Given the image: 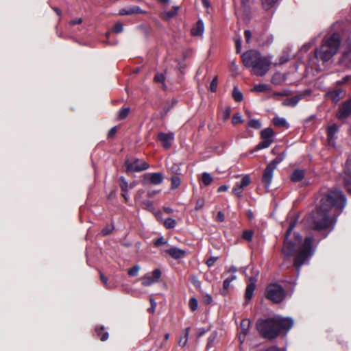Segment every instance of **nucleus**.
I'll return each mask as SVG.
<instances>
[{
  "label": "nucleus",
  "instance_id": "obj_62",
  "mask_svg": "<svg viewBox=\"0 0 351 351\" xmlns=\"http://www.w3.org/2000/svg\"><path fill=\"white\" fill-rule=\"evenodd\" d=\"M82 22V19L81 18H78L77 19L71 21V23L72 25H75V24H80Z\"/></svg>",
  "mask_w": 351,
  "mask_h": 351
},
{
  "label": "nucleus",
  "instance_id": "obj_7",
  "mask_svg": "<svg viewBox=\"0 0 351 351\" xmlns=\"http://www.w3.org/2000/svg\"><path fill=\"white\" fill-rule=\"evenodd\" d=\"M271 64L270 58L261 55L260 58L251 69V72L258 76L265 75L269 71Z\"/></svg>",
  "mask_w": 351,
  "mask_h": 351
},
{
  "label": "nucleus",
  "instance_id": "obj_34",
  "mask_svg": "<svg viewBox=\"0 0 351 351\" xmlns=\"http://www.w3.org/2000/svg\"><path fill=\"white\" fill-rule=\"evenodd\" d=\"M250 322L249 319H244L241 323V328L242 334H243V337H245V335L247 334V330L249 328V325H250Z\"/></svg>",
  "mask_w": 351,
  "mask_h": 351
},
{
  "label": "nucleus",
  "instance_id": "obj_51",
  "mask_svg": "<svg viewBox=\"0 0 351 351\" xmlns=\"http://www.w3.org/2000/svg\"><path fill=\"white\" fill-rule=\"evenodd\" d=\"M344 180L346 185L351 183V173H345Z\"/></svg>",
  "mask_w": 351,
  "mask_h": 351
},
{
  "label": "nucleus",
  "instance_id": "obj_24",
  "mask_svg": "<svg viewBox=\"0 0 351 351\" xmlns=\"http://www.w3.org/2000/svg\"><path fill=\"white\" fill-rule=\"evenodd\" d=\"M179 10L178 6H173L170 11L165 12L162 13V17L165 19H169L176 16Z\"/></svg>",
  "mask_w": 351,
  "mask_h": 351
},
{
  "label": "nucleus",
  "instance_id": "obj_36",
  "mask_svg": "<svg viewBox=\"0 0 351 351\" xmlns=\"http://www.w3.org/2000/svg\"><path fill=\"white\" fill-rule=\"evenodd\" d=\"M171 180V188L172 189H177L180 185L181 180L179 177L173 176Z\"/></svg>",
  "mask_w": 351,
  "mask_h": 351
},
{
  "label": "nucleus",
  "instance_id": "obj_14",
  "mask_svg": "<svg viewBox=\"0 0 351 351\" xmlns=\"http://www.w3.org/2000/svg\"><path fill=\"white\" fill-rule=\"evenodd\" d=\"M158 138L159 141L162 143V145L164 147V148L168 149L171 147L172 142L173 141L174 134L172 132H161L158 134Z\"/></svg>",
  "mask_w": 351,
  "mask_h": 351
},
{
  "label": "nucleus",
  "instance_id": "obj_35",
  "mask_svg": "<svg viewBox=\"0 0 351 351\" xmlns=\"http://www.w3.org/2000/svg\"><path fill=\"white\" fill-rule=\"evenodd\" d=\"M96 332L101 341H105L108 338V333L105 332L103 328L97 329Z\"/></svg>",
  "mask_w": 351,
  "mask_h": 351
},
{
  "label": "nucleus",
  "instance_id": "obj_55",
  "mask_svg": "<svg viewBox=\"0 0 351 351\" xmlns=\"http://www.w3.org/2000/svg\"><path fill=\"white\" fill-rule=\"evenodd\" d=\"M217 219L220 222H222L224 221L225 217L222 212H221V211L218 212L217 215Z\"/></svg>",
  "mask_w": 351,
  "mask_h": 351
},
{
  "label": "nucleus",
  "instance_id": "obj_39",
  "mask_svg": "<svg viewBox=\"0 0 351 351\" xmlns=\"http://www.w3.org/2000/svg\"><path fill=\"white\" fill-rule=\"evenodd\" d=\"M139 269L140 267L138 265H135L128 270V274L130 276H136L138 275Z\"/></svg>",
  "mask_w": 351,
  "mask_h": 351
},
{
  "label": "nucleus",
  "instance_id": "obj_20",
  "mask_svg": "<svg viewBox=\"0 0 351 351\" xmlns=\"http://www.w3.org/2000/svg\"><path fill=\"white\" fill-rule=\"evenodd\" d=\"M273 123L279 128H283L287 129L289 126V123L285 118L280 117H275L273 119Z\"/></svg>",
  "mask_w": 351,
  "mask_h": 351
},
{
  "label": "nucleus",
  "instance_id": "obj_10",
  "mask_svg": "<svg viewBox=\"0 0 351 351\" xmlns=\"http://www.w3.org/2000/svg\"><path fill=\"white\" fill-rule=\"evenodd\" d=\"M161 276V271L159 269H155L152 274H147L141 278L142 285L145 287L151 286L158 282Z\"/></svg>",
  "mask_w": 351,
  "mask_h": 351
},
{
  "label": "nucleus",
  "instance_id": "obj_53",
  "mask_svg": "<svg viewBox=\"0 0 351 351\" xmlns=\"http://www.w3.org/2000/svg\"><path fill=\"white\" fill-rule=\"evenodd\" d=\"M236 51L237 53H240L241 50V39L235 40Z\"/></svg>",
  "mask_w": 351,
  "mask_h": 351
},
{
  "label": "nucleus",
  "instance_id": "obj_33",
  "mask_svg": "<svg viewBox=\"0 0 351 351\" xmlns=\"http://www.w3.org/2000/svg\"><path fill=\"white\" fill-rule=\"evenodd\" d=\"M163 225L167 229H171L176 226V221L172 218H168L163 221Z\"/></svg>",
  "mask_w": 351,
  "mask_h": 351
},
{
  "label": "nucleus",
  "instance_id": "obj_64",
  "mask_svg": "<svg viewBox=\"0 0 351 351\" xmlns=\"http://www.w3.org/2000/svg\"><path fill=\"white\" fill-rule=\"evenodd\" d=\"M266 351H280V350L276 346H272L269 348Z\"/></svg>",
  "mask_w": 351,
  "mask_h": 351
},
{
  "label": "nucleus",
  "instance_id": "obj_43",
  "mask_svg": "<svg viewBox=\"0 0 351 351\" xmlns=\"http://www.w3.org/2000/svg\"><path fill=\"white\" fill-rule=\"evenodd\" d=\"M253 237V232L251 230H245L243 232V238L248 241H251Z\"/></svg>",
  "mask_w": 351,
  "mask_h": 351
},
{
  "label": "nucleus",
  "instance_id": "obj_63",
  "mask_svg": "<svg viewBox=\"0 0 351 351\" xmlns=\"http://www.w3.org/2000/svg\"><path fill=\"white\" fill-rule=\"evenodd\" d=\"M213 301L212 297L210 295H206L205 296V302L207 304H210Z\"/></svg>",
  "mask_w": 351,
  "mask_h": 351
},
{
  "label": "nucleus",
  "instance_id": "obj_58",
  "mask_svg": "<svg viewBox=\"0 0 351 351\" xmlns=\"http://www.w3.org/2000/svg\"><path fill=\"white\" fill-rule=\"evenodd\" d=\"M100 278L102 281L103 284L107 287L108 286V278L101 273H100Z\"/></svg>",
  "mask_w": 351,
  "mask_h": 351
},
{
  "label": "nucleus",
  "instance_id": "obj_27",
  "mask_svg": "<svg viewBox=\"0 0 351 351\" xmlns=\"http://www.w3.org/2000/svg\"><path fill=\"white\" fill-rule=\"evenodd\" d=\"M189 330H190V328L189 327L186 328L184 330V337H180L179 341H178V345L180 346L184 347V346H186L187 342H188Z\"/></svg>",
  "mask_w": 351,
  "mask_h": 351
},
{
  "label": "nucleus",
  "instance_id": "obj_32",
  "mask_svg": "<svg viewBox=\"0 0 351 351\" xmlns=\"http://www.w3.org/2000/svg\"><path fill=\"white\" fill-rule=\"evenodd\" d=\"M232 97L236 101H241L243 100V94L237 87H234L232 92Z\"/></svg>",
  "mask_w": 351,
  "mask_h": 351
},
{
  "label": "nucleus",
  "instance_id": "obj_50",
  "mask_svg": "<svg viewBox=\"0 0 351 351\" xmlns=\"http://www.w3.org/2000/svg\"><path fill=\"white\" fill-rule=\"evenodd\" d=\"M217 260V257H215V256H211L210 258H208L206 261V265L208 266V267H211L213 266L215 261Z\"/></svg>",
  "mask_w": 351,
  "mask_h": 351
},
{
  "label": "nucleus",
  "instance_id": "obj_61",
  "mask_svg": "<svg viewBox=\"0 0 351 351\" xmlns=\"http://www.w3.org/2000/svg\"><path fill=\"white\" fill-rule=\"evenodd\" d=\"M190 280L194 285L199 284V282L198 281L197 278L195 276H192Z\"/></svg>",
  "mask_w": 351,
  "mask_h": 351
},
{
  "label": "nucleus",
  "instance_id": "obj_26",
  "mask_svg": "<svg viewBox=\"0 0 351 351\" xmlns=\"http://www.w3.org/2000/svg\"><path fill=\"white\" fill-rule=\"evenodd\" d=\"M261 1L263 8L269 10L275 6L278 0H261Z\"/></svg>",
  "mask_w": 351,
  "mask_h": 351
},
{
  "label": "nucleus",
  "instance_id": "obj_19",
  "mask_svg": "<svg viewBox=\"0 0 351 351\" xmlns=\"http://www.w3.org/2000/svg\"><path fill=\"white\" fill-rule=\"evenodd\" d=\"M302 97V95H295L291 98H287L283 101L282 104L284 106L293 107L298 104Z\"/></svg>",
  "mask_w": 351,
  "mask_h": 351
},
{
  "label": "nucleus",
  "instance_id": "obj_56",
  "mask_svg": "<svg viewBox=\"0 0 351 351\" xmlns=\"http://www.w3.org/2000/svg\"><path fill=\"white\" fill-rule=\"evenodd\" d=\"M237 271V269L234 266H231L227 271V273H230L231 274L236 275V272Z\"/></svg>",
  "mask_w": 351,
  "mask_h": 351
},
{
  "label": "nucleus",
  "instance_id": "obj_45",
  "mask_svg": "<svg viewBox=\"0 0 351 351\" xmlns=\"http://www.w3.org/2000/svg\"><path fill=\"white\" fill-rule=\"evenodd\" d=\"M205 204V200L203 198H199L197 201H196V204H195V210H198L199 209H202L204 206Z\"/></svg>",
  "mask_w": 351,
  "mask_h": 351
},
{
  "label": "nucleus",
  "instance_id": "obj_18",
  "mask_svg": "<svg viewBox=\"0 0 351 351\" xmlns=\"http://www.w3.org/2000/svg\"><path fill=\"white\" fill-rule=\"evenodd\" d=\"M167 253L169 254L171 256L176 259H178L182 258L185 256V252L181 249L177 247H171L168 249Z\"/></svg>",
  "mask_w": 351,
  "mask_h": 351
},
{
  "label": "nucleus",
  "instance_id": "obj_54",
  "mask_svg": "<svg viewBox=\"0 0 351 351\" xmlns=\"http://www.w3.org/2000/svg\"><path fill=\"white\" fill-rule=\"evenodd\" d=\"M245 36L246 42L248 43L250 41V39L252 38V33L250 30H245Z\"/></svg>",
  "mask_w": 351,
  "mask_h": 351
},
{
  "label": "nucleus",
  "instance_id": "obj_12",
  "mask_svg": "<svg viewBox=\"0 0 351 351\" xmlns=\"http://www.w3.org/2000/svg\"><path fill=\"white\" fill-rule=\"evenodd\" d=\"M250 183V178L249 176H244L240 182L236 183L235 186L232 189V193L237 197H241L243 191L245 187L247 186Z\"/></svg>",
  "mask_w": 351,
  "mask_h": 351
},
{
  "label": "nucleus",
  "instance_id": "obj_60",
  "mask_svg": "<svg viewBox=\"0 0 351 351\" xmlns=\"http://www.w3.org/2000/svg\"><path fill=\"white\" fill-rule=\"evenodd\" d=\"M116 132H117V128L116 127H113V128H112L110 130V131L108 132V136H113L115 134Z\"/></svg>",
  "mask_w": 351,
  "mask_h": 351
},
{
  "label": "nucleus",
  "instance_id": "obj_17",
  "mask_svg": "<svg viewBox=\"0 0 351 351\" xmlns=\"http://www.w3.org/2000/svg\"><path fill=\"white\" fill-rule=\"evenodd\" d=\"M204 32V25L202 20H199L191 29V33L194 36H202Z\"/></svg>",
  "mask_w": 351,
  "mask_h": 351
},
{
  "label": "nucleus",
  "instance_id": "obj_8",
  "mask_svg": "<svg viewBox=\"0 0 351 351\" xmlns=\"http://www.w3.org/2000/svg\"><path fill=\"white\" fill-rule=\"evenodd\" d=\"M261 54L256 50H249L245 52L242 56L241 58L243 64L250 69H252L253 66L256 64V62L260 58Z\"/></svg>",
  "mask_w": 351,
  "mask_h": 351
},
{
  "label": "nucleus",
  "instance_id": "obj_59",
  "mask_svg": "<svg viewBox=\"0 0 351 351\" xmlns=\"http://www.w3.org/2000/svg\"><path fill=\"white\" fill-rule=\"evenodd\" d=\"M228 189V186H226V185H221V186H220L218 188L217 191L221 193V192L226 191Z\"/></svg>",
  "mask_w": 351,
  "mask_h": 351
},
{
  "label": "nucleus",
  "instance_id": "obj_44",
  "mask_svg": "<svg viewBox=\"0 0 351 351\" xmlns=\"http://www.w3.org/2000/svg\"><path fill=\"white\" fill-rule=\"evenodd\" d=\"M342 93L341 90H337L330 93L329 96L333 100L334 102H337L339 100L340 95Z\"/></svg>",
  "mask_w": 351,
  "mask_h": 351
},
{
  "label": "nucleus",
  "instance_id": "obj_2",
  "mask_svg": "<svg viewBox=\"0 0 351 351\" xmlns=\"http://www.w3.org/2000/svg\"><path fill=\"white\" fill-rule=\"evenodd\" d=\"M295 224L296 221H291L289 223L285 239L282 253L286 257L294 255L293 264L299 269L313 254L312 249L313 238L308 237L303 240L298 234H294L293 239L289 238Z\"/></svg>",
  "mask_w": 351,
  "mask_h": 351
},
{
  "label": "nucleus",
  "instance_id": "obj_49",
  "mask_svg": "<svg viewBox=\"0 0 351 351\" xmlns=\"http://www.w3.org/2000/svg\"><path fill=\"white\" fill-rule=\"evenodd\" d=\"M243 121L242 119H241V117L240 114H234L233 117H232V122L234 125H236V124H238V123H240Z\"/></svg>",
  "mask_w": 351,
  "mask_h": 351
},
{
  "label": "nucleus",
  "instance_id": "obj_38",
  "mask_svg": "<svg viewBox=\"0 0 351 351\" xmlns=\"http://www.w3.org/2000/svg\"><path fill=\"white\" fill-rule=\"evenodd\" d=\"M189 305L190 308L193 311H196L198 307V302H197V299L195 298H191L189 300Z\"/></svg>",
  "mask_w": 351,
  "mask_h": 351
},
{
  "label": "nucleus",
  "instance_id": "obj_31",
  "mask_svg": "<svg viewBox=\"0 0 351 351\" xmlns=\"http://www.w3.org/2000/svg\"><path fill=\"white\" fill-rule=\"evenodd\" d=\"M202 180L205 186H208L212 183L213 178L210 173L204 172L202 175Z\"/></svg>",
  "mask_w": 351,
  "mask_h": 351
},
{
  "label": "nucleus",
  "instance_id": "obj_9",
  "mask_svg": "<svg viewBox=\"0 0 351 351\" xmlns=\"http://www.w3.org/2000/svg\"><path fill=\"white\" fill-rule=\"evenodd\" d=\"M126 171L128 172H138L147 169L149 165L143 160L135 159L125 162Z\"/></svg>",
  "mask_w": 351,
  "mask_h": 351
},
{
  "label": "nucleus",
  "instance_id": "obj_15",
  "mask_svg": "<svg viewBox=\"0 0 351 351\" xmlns=\"http://www.w3.org/2000/svg\"><path fill=\"white\" fill-rule=\"evenodd\" d=\"M351 114V101L344 102L337 114V117L339 119H343Z\"/></svg>",
  "mask_w": 351,
  "mask_h": 351
},
{
  "label": "nucleus",
  "instance_id": "obj_29",
  "mask_svg": "<svg viewBox=\"0 0 351 351\" xmlns=\"http://www.w3.org/2000/svg\"><path fill=\"white\" fill-rule=\"evenodd\" d=\"M271 88L269 86L264 84H259L255 85L252 90L257 93H263L267 90H269Z\"/></svg>",
  "mask_w": 351,
  "mask_h": 351
},
{
  "label": "nucleus",
  "instance_id": "obj_46",
  "mask_svg": "<svg viewBox=\"0 0 351 351\" xmlns=\"http://www.w3.org/2000/svg\"><path fill=\"white\" fill-rule=\"evenodd\" d=\"M217 87V77H215L210 84V90L211 92L215 93Z\"/></svg>",
  "mask_w": 351,
  "mask_h": 351
},
{
  "label": "nucleus",
  "instance_id": "obj_30",
  "mask_svg": "<svg viewBox=\"0 0 351 351\" xmlns=\"http://www.w3.org/2000/svg\"><path fill=\"white\" fill-rule=\"evenodd\" d=\"M119 185L122 191L127 192L129 188H132L134 186V184H131L130 186L125 179L121 177L119 180Z\"/></svg>",
  "mask_w": 351,
  "mask_h": 351
},
{
  "label": "nucleus",
  "instance_id": "obj_13",
  "mask_svg": "<svg viewBox=\"0 0 351 351\" xmlns=\"http://www.w3.org/2000/svg\"><path fill=\"white\" fill-rule=\"evenodd\" d=\"M164 179L162 173H152L144 175V182L150 183L154 185L160 184Z\"/></svg>",
  "mask_w": 351,
  "mask_h": 351
},
{
  "label": "nucleus",
  "instance_id": "obj_6",
  "mask_svg": "<svg viewBox=\"0 0 351 351\" xmlns=\"http://www.w3.org/2000/svg\"><path fill=\"white\" fill-rule=\"evenodd\" d=\"M274 134L275 133L271 128H267L263 130L261 132V138L262 139V141H261L251 151V153L269 147L271 145V144L274 142Z\"/></svg>",
  "mask_w": 351,
  "mask_h": 351
},
{
  "label": "nucleus",
  "instance_id": "obj_23",
  "mask_svg": "<svg viewBox=\"0 0 351 351\" xmlns=\"http://www.w3.org/2000/svg\"><path fill=\"white\" fill-rule=\"evenodd\" d=\"M237 279V276L234 274H231L230 276L226 278L223 283V289L224 291H227L230 287L231 283Z\"/></svg>",
  "mask_w": 351,
  "mask_h": 351
},
{
  "label": "nucleus",
  "instance_id": "obj_3",
  "mask_svg": "<svg viewBox=\"0 0 351 351\" xmlns=\"http://www.w3.org/2000/svg\"><path fill=\"white\" fill-rule=\"evenodd\" d=\"M293 324V322L291 318L276 316L258 321L256 327L264 338L272 339L276 338L281 332H287Z\"/></svg>",
  "mask_w": 351,
  "mask_h": 351
},
{
  "label": "nucleus",
  "instance_id": "obj_22",
  "mask_svg": "<svg viewBox=\"0 0 351 351\" xmlns=\"http://www.w3.org/2000/svg\"><path fill=\"white\" fill-rule=\"evenodd\" d=\"M285 79L286 78L284 74L280 73H276L272 76L271 82L274 84L278 85L285 82Z\"/></svg>",
  "mask_w": 351,
  "mask_h": 351
},
{
  "label": "nucleus",
  "instance_id": "obj_41",
  "mask_svg": "<svg viewBox=\"0 0 351 351\" xmlns=\"http://www.w3.org/2000/svg\"><path fill=\"white\" fill-rule=\"evenodd\" d=\"M143 208L146 209L149 211H153L154 210V204L151 201H145L143 203Z\"/></svg>",
  "mask_w": 351,
  "mask_h": 351
},
{
  "label": "nucleus",
  "instance_id": "obj_52",
  "mask_svg": "<svg viewBox=\"0 0 351 351\" xmlns=\"http://www.w3.org/2000/svg\"><path fill=\"white\" fill-rule=\"evenodd\" d=\"M151 302V308H149V312L153 313L155 311L156 307V302L152 299H150Z\"/></svg>",
  "mask_w": 351,
  "mask_h": 351
},
{
  "label": "nucleus",
  "instance_id": "obj_11",
  "mask_svg": "<svg viewBox=\"0 0 351 351\" xmlns=\"http://www.w3.org/2000/svg\"><path fill=\"white\" fill-rule=\"evenodd\" d=\"M278 162L279 161L277 160H274L265 168L263 175V181L265 184L266 186H269L271 184L274 171Z\"/></svg>",
  "mask_w": 351,
  "mask_h": 351
},
{
  "label": "nucleus",
  "instance_id": "obj_4",
  "mask_svg": "<svg viewBox=\"0 0 351 351\" xmlns=\"http://www.w3.org/2000/svg\"><path fill=\"white\" fill-rule=\"evenodd\" d=\"M340 46V38L338 34L326 36L319 49L315 52L317 59L323 62L328 61L338 51Z\"/></svg>",
  "mask_w": 351,
  "mask_h": 351
},
{
  "label": "nucleus",
  "instance_id": "obj_40",
  "mask_svg": "<svg viewBox=\"0 0 351 351\" xmlns=\"http://www.w3.org/2000/svg\"><path fill=\"white\" fill-rule=\"evenodd\" d=\"M130 112V108H124L123 109H121L119 112V119H125L129 114Z\"/></svg>",
  "mask_w": 351,
  "mask_h": 351
},
{
  "label": "nucleus",
  "instance_id": "obj_1",
  "mask_svg": "<svg viewBox=\"0 0 351 351\" xmlns=\"http://www.w3.org/2000/svg\"><path fill=\"white\" fill-rule=\"evenodd\" d=\"M346 199L341 191H333L324 195L316 211L308 219L311 228L316 230L326 229L334 223L333 217L330 214L332 207L342 209Z\"/></svg>",
  "mask_w": 351,
  "mask_h": 351
},
{
  "label": "nucleus",
  "instance_id": "obj_42",
  "mask_svg": "<svg viewBox=\"0 0 351 351\" xmlns=\"http://www.w3.org/2000/svg\"><path fill=\"white\" fill-rule=\"evenodd\" d=\"M123 27L122 23H116L112 29V32L116 34L121 33L123 31Z\"/></svg>",
  "mask_w": 351,
  "mask_h": 351
},
{
  "label": "nucleus",
  "instance_id": "obj_37",
  "mask_svg": "<svg viewBox=\"0 0 351 351\" xmlns=\"http://www.w3.org/2000/svg\"><path fill=\"white\" fill-rule=\"evenodd\" d=\"M248 126L254 129H259L261 127V123L258 119H251L248 122Z\"/></svg>",
  "mask_w": 351,
  "mask_h": 351
},
{
  "label": "nucleus",
  "instance_id": "obj_57",
  "mask_svg": "<svg viewBox=\"0 0 351 351\" xmlns=\"http://www.w3.org/2000/svg\"><path fill=\"white\" fill-rule=\"evenodd\" d=\"M164 243H165V241H164L163 237H160V238L158 239L154 242V244H155L156 246H159V245H160L162 244H164Z\"/></svg>",
  "mask_w": 351,
  "mask_h": 351
},
{
  "label": "nucleus",
  "instance_id": "obj_47",
  "mask_svg": "<svg viewBox=\"0 0 351 351\" xmlns=\"http://www.w3.org/2000/svg\"><path fill=\"white\" fill-rule=\"evenodd\" d=\"M165 77L162 73H157L154 77V80L156 82L164 83Z\"/></svg>",
  "mask_w": 351,
  "mask_h": 351
},
{
  "label": "nucleus",
  "instance_id": "obj_48",
  "mask_svg": "<svg viewBox=\"0 0 351 351\" xmlns=\"http://www.w3.org/2000/svg\"><path fill=\"white\" fill-rule=\"evenodd\" d=\"M230 108L229 107L226 108L222 112V118L224 121L227 120L230 115Z\"/></svg>",
  "mask_w": 351,
  "mask_h": 351
},
{
  "label": "nucleus",
  "instance_id": "obj_16",
  "mask_svg": "<svg viewBox=\"0 0 351 351\" xmlns=\"http://www.w3.org/2000/svg\"><path fill=\"white\" fill-rule=\"evenodd\" d=\"M256 277H252L250 278L249 282H247L245 294V299L247 300H251L253 296V293L256 287Z\"/></svg>",
  "mask_w": 351,
  "mask_h": 351
},
{
  "label": "nucleus",
  "instance_id": "obj_21",
  "mask_svg": "<svg viewBox=\"0 0 351 351\" xmlns=\"http://www.w3.org/2000/svg\"><path fill=\"white\" fill-rule=\"evenodd\" d=\"M138 13H143V11L138 6L132 7L128 9H123L120 10L121 15L134 14Z\"/></svg>",
  "mask_w": 351,
  "mask_h": 351
},
{
  "label": "nucleus",
  "instance_id": "obj_25",
  "mask_svg": "<svg viewBox=\"0 0 351 351\" xmlns=\"http://www.w3.org/2000/svg\"><path fill=\"white\" fill-rule=\"evenodd\" d=\"M304 173L303 171L297 169L293 171L291 175V179L293 182H298L302 180L304 178Z\"/></svg>",
  "mask_w": 351,
  "mask_h": 351
},
{
  "label": "nucleus",
  "instance_id": "obj_28",
  "mask_svg": "<svg viewBox=\"0 0 351 351\" xmlns=\"http://www.w3.org/2000/svg\"><path fill=\"white\" fill-rule=\"evenodd\" d=\"M337 130L336 125H332L328 128V139L330 143L333 140Z\"/></svg>",
  "mask_w": 351,
  "mask_h": 351
},
{
  "label": "nucleus",
  "instance_id": "obj_5",
  "mask_svg": "<svg viewBox=\"0 0 351 351\" xmlns=\"http://www.w3.org/2000/svg\"><path fill=\"white\" fill-rule=\"evenodd\" d=\"M266 297L275 303L282 302L285 298L283 288L277 284H270L266 289Z\"/></svg>",
  "mask_w": 351,
  "mask_h": 351
}]
</instances>
